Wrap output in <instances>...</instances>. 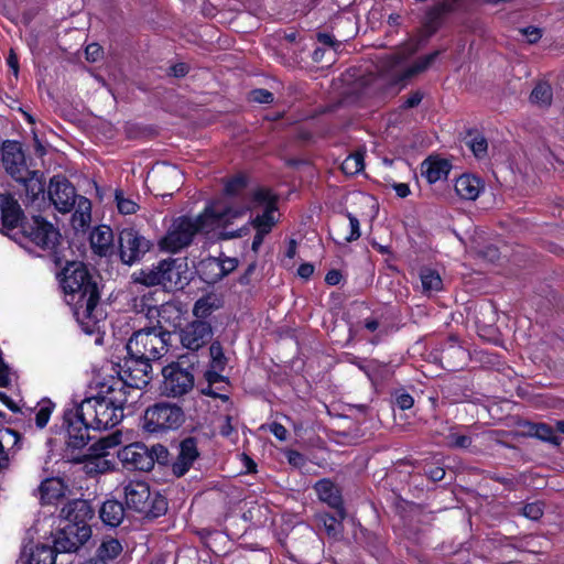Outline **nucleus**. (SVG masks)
<instances>
[{
    "label": "nucleus",
    "instance_id": "c03bdc74",
    "mask_svg": "<svg viewBox=\"0 0 564 564\" xmlns=\"http://www.w3.org/2000/svg\"><path fill=\"white\" fill-rule=\"evenodd\" d=\"M447 445L453 448H468L471 445V437L465 434H459L454 429L449 430Z\"/></svg>",
    "mask_w": 564,
    "mask_h": 564
},
{
    "label": "nucleus",
    "instance_id": "de8ad7c7",
    "mask_svg": "<svg viewBox=\"0 0 564 564\" xmlns=\"http://www.w3.org/2000/svg\"><path fill=\"white\" fill-rule=\"evenodd\" d=\"M523 516L531 520H539L543 516V503L540 501L527 503L523 507Z\"/></svg>",
    "mask_w": 564,
    "mask_h": 564
},
{
    "label": "nucleus",
    "instance_id": "f8f14e48",
    "mask_svg": "<svg viewBox=\"0 0 564 564\" xmlns=\"http://www.w3.org/2000/svg\"><path fill=\"white\" fill-rule=\"evenodd\" d=\"M151 242L133 228H124L119 234V256L124 264L139 262L150 250Z\"/></svg>",
    "mask_w": 564,
    "mask_h": 564
},
{
    "label": "nucleus",
    "instance_id": "393cba45",
    "mask_svg": "<svg viewBox=\"0 0 564 564\" xmlns=\"http://www.w3.org/2000/svg\"><path fill=\"white\" fill-rule=\"evenodd\" d=\"M198 456L196 441L192 437L185 438L180 445V453L173 464V473L183 476Z\"/></svg>",
    "mask_w": 564,
    "mask_h": 564
},
{
    "label": "nucleus",
    "instance_id": "ea45409f",
    "mask_svg": "<svg viewBox=\"0 0 564 564\" xmlns=\"http://www.w3.org/2000/svg\"><path fill=\"white\" fill-rule=\"evenodd\" d=\"M531 101L540 106L550 105L552 100V89L546 83L538 84L531 93Z\"/></svg>",
    "mask_w": 564,
    "mask_h": 564
},
{
    "label": "nucleus",
    "instance_id": "72a5a7b5",
    "mask_svg": "<svg viewBox=\"0 0 564 564\" xmlns=\"http://www.w3.org/2000/svg\"><path fill=\"white\" fill-rule=\"evenodd\" d=\"M224 370H218L213 367H209V369L205 372V378L208 382V387L202 389V393L215 398H220L223 400H228V395L224 393H219L214 390L213 386L216 383H226L225 377L221 375Z\"/></svg>",
    "mask_w": 564,
    "mask_h": 564
},
{
    "label": "nucleus",
    "instance_id": "69168bd1",
    "mask_svg": "<svg viewBox=\"0 0 564 564\" xmlns=\"http://www.w3.org/2000/svg\"><path fill=\"white\" fill-rule=\"evenodd\" d=\"M10 465V458L8 453L6 452L2 443L0 442V473L7 469Z\"/></svg>",
    "mask_w": 564,
    "mask_h": 564
},
{
    "label": "nucleus",
    "instance_id": "a18cd8bd",
    "mask_svg": "<svg viewBox=\"0 0 564 564\" xmlns=\"http://www.w3.org/2000/svg\"><path fill=\"white\" fill-rule=\"evenodd\" d=\"M246 185L247 180L245 176L239 175L232 177L225 184V194L227 196H238L245 189Z\"/></svg>",
    "mask_w": 564,
    "mask_h": 564
},
{
    "label": "nucleus",
    "instance_id": "603ef678",
    "mask_svg": "<svg viewBox=\"0 0 564 564\" xmlns=\"http://www.w3.org/2000/svg\"><path fill=\"white\" fill-rule=\"evenodd\" d=\"M217 259L219 260V265L223 271L224 278L228 275L230 272H232L238 265V261L236 258L218 257Z\"/></svg>",
    "mask_w": 564,
    "mask_h": 564
},
{
    "label": "nucleus",
    "instance_id": "aec40b11",
    "mask_svg": "<svg viewBox=\"0 0 564 564\" xmlns=\"http://www.w3.org/2000/svg\"><path fill=\"white\" fill-rule=\"evenodd\" d=\"M314 489L321 501L335 509L341 519L346 518V510L339 488L329 479L318 480Z\"/></svg>",
    "mask_w": 564,
    "mask_h": 564
},
{
    "label": "nucleus",
    "instance_id": "2f4dec72",
    "mask_svg": "<svg viewBox=\"0 0 564 564\" xmlns=\"http://www.w3.org/2000/svg\"><path fill=\"white\" fill-rule=\"evenodd\" d=\"M91 219V204L86 197L79 196L77 208L72 216V225L75 229L85 228Z\"/></svg>",
    "mask_w": 564,
    "mask_h": 564
},
{
    "label": "nucleus",
    "instance_id": "a19ab883",
    "mask_svg": "<svg viewBox=\"0 0 564 564\" xmlns=\"http://www.w3.org/2000/svg\"><path fill=\"white\" fill-rule=\"evenodd\" d=\"M121 443V435L112 433L106 437H101L94 446L98 455L105 456L109 454V449L115 448Z\"/></svg>",
    "mask_w": 564,
    "mask_h": 564
},
{
    "label": "nucleus",
    "instance_id": "052dcab7",
    "mask_svg": "<svg viewBox=\"0 0 564 564\" xmlns=\"http://www.w3.org/2000/svg\"><path fill=\"white\" fill-rule=\"evenodd\" d=\"M422 94L420 91H415L410 95L403 102L404 108H413L417 106L422 101Z\"/></svg>",
    "mask_w": 564,
    "mask_h": 564
},
{
    "label": "nucleus",
    "instance_id": "338daca9",
    "mask_svg": "<svg viewBox=\"0 0 564 564\" xmlns=\"http://www.w3.org/2000/svg\"><path fill=\"white\" fill-rule=\"evenodd\" d=\"M449 10H452V6L448 4L447 2H442L435 6V8L431 11L430 15H434L435 18H437Z\"/></svg>",
    "mask_w": 564,
    "mask_h": 564
},
{
    "label": "nucleus",
    "instance_id": "4d7b16f0",
    "mask_svg": "<svg viewBox=\"0 0 564 564\" xmlns=\"http://www.w3.org/2000/svg\"><path fill=\"white\" fill-rule=\"evenodd\" d=\"M85 53L88 61L96 62L101 54V47L98 44L93 43L86 47Z\"/></svg>",
    "mask_w": 564,
    "mask_h": 564
},
{
    "label": "nucleus",
    "instance_id": "79ce46f5",
    "mask_svg": "<svg viewBox=\"0 0 564 564\" xmlns=\"http://www.w3.org/2000/svg\"><path fill=\"white\" fill-rule=\"evenodd\" d=\"M209 354L212 359L209 367H213L218 370H225L227 358L224 355L220 343H213L209 347Z\"/></svg>",
    "mask_w": 564,
    "mask_h": 564
},
{
    "label": "nucleus",
    "instance_id": "7c9ffc66",
    "mask_svg": "<svg viewBox=\"0 0 564 564\" xmlns=\"http://www.w3.org/2000/svg\"><path fill=\"white\" fill-rule=\"evenodd\" d=\"M420 280L422 292L425 294L438 292L443 288V281L440 273L432 268H422L420 270Z\"/></svg>",
    "mask_w": 564,
    "mask_h": 564
},
{
    "label": "nucleus",
    "instance_id": "58836bf2",
    "mask_svg": "<svg viewBox=\"0 0 564 564\" xmlns=\"http://www.w3.org/2000/svg\"><path fill=\"white\" fill-rule=\"evenodd\" d=\"M530 432L532 435L544 442H549L555 445L560 444V438L555 434L554 430L545 423L533 424L530 429Z\"/></svg>",
    "mask_w": 564,
    "mask_h": 564
},
{
    "label": "nucleus",
    "instance_id": "7ed1b4c3",
    "mask_svg": "<svg viewBox=\"0 0 564 564\" xmlns=\"http://www.w3.org/2000/svg\"><path fill=\"white\" fill-rule=\"evenodd\" d=\"M138 386L129 383L122 377H110L100 384L96 395L84 399L79 413L88 420L94 431L112 429L123 419V408Z\"/></svg>",
    "mask_w": 564,
    "mask_h": 564
},
{
    "label": "nucleus",
    "instance_id": "3c124183",
    "mask_svg": "<svg viewBox=\"0 0 564 564\" xmlns=\"http://www.w3.org/2000/svg\"><path fill=\"white\" fill-rule=\"evenodd\" d=\"M347 217L349 219L350 234L346 237V240L350 242L357 240L360 237V224L358 218L351 213H347Z\"/></svg>",
    "mask_w": 564,
    "mask_h": 564
},
{
    "label": "nucleus",
    "instance_id": "473e14b6",
    "mask_svg": "<svg viewBox=\"0 0 564 564\" xmlns=\"http://www.w3.org/2000/svg\"><path fill=\"white\" fill-rule=\"evenodd\" d=\"M318 523L323 524L325 532L329 538L339 539L343 534V520L340 516H335L323 512L316 516Z\"/></svg>",
    "mask_w": 564,
    "mask_h": 564
},
{
    "label": "nucleus",
    "instance_id": "0eeeda50",
    "mask_svg": "<svg viewBox=\"0 0 564 564\" xmlns=\"http://www.w3.org/2000/svg\"><path fill=\"white\" fill-rule=\"evenodd\" d=\"M417 45L413 42L405 44L397 53L387 56L386 69L397 80L402 82L426 70L435 61L438 52H433L419 58L412 65L408 64L409 58L416 52Z\"/></svg>",
    "mask_w": 564,
    "mask_h": 564
},
{
    "label": "nucleus",
    "instance_id": "dca6fc26",
    "mask_svg": "<svg viewBox=\"0 0 564 564\" xmlns=\"http://www.w3.org/2000/svg\"><path fill=\"white\" fill-rule=\"evenodd\" d=\"M23 231L42 249H53L59 238L58 230L41 217H34L31 225L23 227Z\"/></svg>",
    "mask_w": 564,
    "mask_h": 564
},
{
    "label": "nucleus",
    "instance_id": "f257e3e1",
    "mask_svg": "<svg viewBox=\"0 0 564 564\" xmlns=\"http://www.w3.org/2000/svg\"><path fill=\"white\" fill-rule=\"evenodd\" d=\"M246 208L223 206L221 200L210 202L196 217L180 216L172 220L165 235L158 241L161 251L176 253L187 248L198 232H212L231 225Z\"/></svg>",
    "mask_w": 564,
    "mask_h": 564
},
{
    "label": "nucleus",
    "instance_id": "b1692460",
    "mask_svg": "<svg viewBox=\"0 0 564 564\" xmlns=\"http://www.w3.org/2000/svg\"><path fill=\"white\" fill-rule=\"evenodd\" d=\"M37 491L42 505H57L65 497L67 486L63 479L51 477L41 482Z\"/></svg>",
    "mask_w": 564,
    "mask_h": 564
},
{
    "label": "nucleus",
    "instance_id": "c9c22d12",
    "mask_svg": "<svg viewBox=\"0 0 564 564\" xmlns=\"http://www.w3.org/2000/svg\"><path fill=\"white\" fill-rule=\"evenodd\" d=\"M55 404L50 399H42L34 408L35 424L39 429H44L54 411Z\"/></svg>",
    "mask_w": 564,
    "mask_h": 564
},
{
    "label": "nucleus",
    "instance_id": "9d476101",
    "mask_svg": "<svg viewBox=\"0 0 564 564\" xmlns=\"http://www.w3.org/2000/svg\"><path fill=\"white\" fill-rule=\"evenodd\" d=\"M162 391L169 397H181L189 392L194 387V375L191 367H184L181 362H172L162 370Z\"/></svg>",
    "mask_w": 564,
    "mask_h": 564
},
{
    "label": "nucleus",
    "instance_id": "f704fd0d",
    "mask_svg": "<svg viewBox=\"0 0 564 564\" xmlns=\"http://www.w3.org/2000/svg\"><path fill=\"white\" fill-rule=\"evenodd\" d=\"M55 547L48 545H36L32 551L28 564H55L56 562Z\"/></svg>",
    "mask_w": 564,
    "mask_h": 564
},
{
    "label": "nucleus",
    "instance_id": "864d4df0",
    "mask_svg": "<svg viewBox=\"0 0 564 564\" xmlns=\"http://www.w3.org/2000/svg\"><path fill=\"white\" fill-rule=\"evenodd\" d=\"M520 32L530 44L536 43L542 36L541 30L535 26L523 28L520 30Z\"/></svg>",
    "mask_w": 564,
    "mask_h": 564
},
{
    "label": "nucleus",
    "instance_id": "49530a36",
    "mask_svg": "<svg viewBox=\"0 0 564 564\" xmlns=\"http://www.w3.org/2000/svg\"><path fill=\"white\" fill-rule=\"evenodd\" d=\"M468 144H469L471 152L474 153V155L476 158L481 159V158L486 156L488 143L484 135L476 134L474 138L470 139Z\"/></svg>",
    "mask_w": 564,
    "mask_h": 564
},
{
    "label": "nucleus",
    "instance_id": "13d9d810",
    "mask_svg": "<svg viewBox=\"0 0 564 564\" xmlns=\"http://www.w3.org/2000/svg\"><path fill=\"white\" fill-rule=\"evenodd\" d=\"M314 273V265L312 263H302L297 269V274L302 279H310Z\"/></svg>",
    "mask_w": 564,
    "mask_h": 564
},
{
    "label": "nucleus",
    "instance_id": "6e6552de",
    "mask_svg": "<svg viewBox=\"0 0 564 564\" xmlns=\"http://www.w3.org/2000/svg\"><path fill=\"white\" fill-rule=\"evenodd\" d=\"M243 202L245 203L239 206L225 203H223V206L232 208H246V212L240 216V218L245 216L248 210L262 207L263 213L252 219V226L256 230L268 235L276 221L274 216L276 212V200L273 193L268 188H258L252 193L248 203L246 202V198H243ZM237 219H239V217Z\"/></svg>",
    "mask_w": 564,
    "mask_h": 564
},
{
    "label": "nucleus",
    "instance_id": "774afa93",
    "mask_svg": "<svg viewBox=\"0 0 564 564\" xmlns=\"http://www.w3.org/2000/svg\"><path fill=\"white\" fill-rule=\"evenodd\" d=\"M256 231L257 232H256V235L253 237L251 249H252V251L258 252L259 248L261 247V245L263 242L264 236L267 234L258 231V230H256Z\"/></svg>",
    "mask_w": 564,
    "mask_h": 564
},
{
    "label": "nucleus",
    "instance_id": "cd10ccee",
    "mask_svg": "<svg viewBox=\"0 0 564 564\" xmlns=\"http://www.w3.org/2000/svg\"><path fill=\"white\" fill-rule=\"evenodd\" d=\"M124 517V509L117 500H107L100 508V519L109 527H118Z\"/></svg>",
    "mask_w": 564,
    "mask_h": 564
},
{
    "label": "nucleus",
    "instance_id": "bf43d9fd",
    "mask_svg": "<svg viewBox=\"0 0 564 564\" xmlns=\"http://www.w3.org/2000/svg\"><path fill=\"white\" fill-rule=\"evenodd\" d=\"M341 273L338 270H330L325 275V282L329 285H337L341 281Z\"/></svg>",
    "mask_w": 564,
    "mask_h": 564
},
{
    "label": "nucleus",
    "instance_id": "bb28decb",
    "mask_svg": "<svg viewBox=\"0 0 564 564\" xmlns=\"http://www.w3.org/2000/svg\"><path fill=\"white\" fill-rule=\"evenodd\" d=\"M221 307V300L214 293L206 294L198 299L193 307L195 321H206L215 311Z\"/></svg>",
    "mask_w": 564,
    "mask_h": 564
},
{
    "label": "nucleus",
    "instance_id": "412c9836",
    "mask_svg": "<svg viewBox=\"0 0 564 564\" xmlns=\"http://www.w3.org/2000/svg\"><path fill=\"white\" fill-rule=\"evenodd\" d=\"M451 170V162L440 156L431 155L421 163V175L429 184L446 180Z\"/></svg>",
    "mask_w": 564,
    "mask_h": 564
},
{
    "label": "nucleus",
    "instance_id": "37998d69",
    "mask_svg": "<svg viewBox=\"0 0 564 564\" xmlns=\"http://www.w3.org/2000/svg\"><path fill=\"white\" fill-rule=\"evenodd\" d=\"M115 199H116L119 213H121L123 215L134 214L139 208V205L133 199H131L129 197H124V195L121 191H116Z\"/></svg>",
    "mask_w": 564,
    "mask_h": 564
},
{
    "label": "nucleus",
    "instance_id": "09e8293b",
    "mask_svg": "<svg viewBox=\"0 0 564 564\" xmlns=\"http://www.w3.org/2000/svg\"><path fill=\"white\" fill-rule=\"evenodd\" d=\"M394 399H395V404L401 409V410H409L413 406L414 404V399L411 394H409L408 392H405L404 390H397L394 392Z\"/></svg>",
    "mask_w": 564,
    "mask_h": 564
},
{
    "label": "nucleus",
    "instance_id": "20e7f679",
    "mask_svg": "<svg viewBox=\"0 0 564 564\" xmlns=\"http://www.w3.org/2000/svg\"><path fill=\"white\" fill-rule=\"evenodd\" d=\"M171 332L162 327H145L133 333L127 343L131 359L147 377L152 370L151 361L159 360L169 350Z\"/></svg>",
    "mask_w": 564,
    "mask_h": 564
},
{
    "label": "nucleus",
    "instance_id": "c85d7f7f",
    "mask_svg": "<svg viewBox=\"0 0 564 564\" xmlns=\"http://www.w3.org/2000/svg\"><path fill=\"white\" fill-rule=\"evenodd\" d=\"M158 323L159 327L171 326L176 327L182 321V312L177 304L166 302L162 304L158 310Z\"/></svg>",
    "mask_w": 564,
    "mask_h": 564
},
{
    "label": "nucleus",
    "instance_id": "f3484780",
    "mask_svg": "<svg viewBox=\"0 0 564 564\" xmlns=\"http://www.w3.org/2000/svg\"><path fill=\"white\" fill-rule=\"evenodd\" d=\"M118 458L130 469L148 471L153 468V458L142 443H132L118 452Z\"/></svg>",
    "mask_w": 564,
    "mask_h": 564
},
{
    "label": "nucleus",
    "instance_id": "6e6d98bb",
    "mask_svg": "<svg viewBox=\"0 0 564 564\" xmlns=\"http://www.w3.org/2000/svg\"><path fill=\"white\" fill-rule=\"evenodd\" d=\"M269 430L279 441H285L288 437L286 429L280 423H272Z\"/></svg>",
    "mask_w": 564,
    "mask_h": 564
},
{
    "label": "nucleus",
    "instance_id": "680f3d73",
    "mask_svg": "<svg viewBox=\"0 0 564 564\" xmlns=\"http://www.w3.org/2000/svg\"><path fill=\"white\" fill-rule=\"evenodd\" d=\"M425 473L433 481H440L445 476V470L442 467H431Z\"/></svg>",
    "mask_w": 564,
    "mask_h": 564
},
{
    "label": "nucleus",
    "instance_id": "5701e85b",
    "mask_svg": "<svg viewBox=\"0 0 564 564\" xmlns=\"http://www.w3.org/2000/svg\"><path fill=\"white\" fill-rule=\"evenodd\" d=\"M94 516V511L86 500L75 499L65 505L61 511V518L65 523L87 524Z\"/></svg>",
    "mask_w": 564,
    "mask_h": 564
},
{
    "label": "nucleus",
    "instance_id": "1a4fd4ad",
    "mask_svg": "<svg viewBox=\"0 0 564 564\" xmlns=\"http://www.w3.org/2000/svg\"><path fill=\"white\" fill-rule=\"evenodd\" d=\"M184 421L182 409L166 402L148 408L143 416V427L150 433L178 429Z\"/></svg>",
    "mask_w": 564,
    "mask_h": 564
},
{
    "label": "nucleus",
    "instance_id": "9b49d317",
    "mask_svg": "<svg viewBox=\"0 0 564 564\" xmlns=\"http://www.w3.org/2000/svg\"><path fill=\"white\" fill-rule=\"evenodd\" d=\"M64 423L66 424L67 447L82 449L94 438L89 433L93 426L89 424L88 420L79 413L77 403H74L72 408L65 410Z\"/></svg>",
    "mask_w": 564,
    "mask_h": 564
},
{
    "label": "nucleus",
    "instance_id": "e433bc0d",
    "mask_svg": "<svg viewBox=\"0 0 564 564\" xmlns=\"http://www.w3.org/2000/svg\"><path fill=\"white\" fill-rule=\"evenodd\" d=\"M122 552V545L116 539H106L102 541L97 550V556L102 558L106 563L116 558Z\"/></svg>",
    "mask_w": 564,
    "mask_h": 564
},
{
    "label": "nucleus",
    "instance_id": "0e129e2a",
    "mask_svg": "<svg viewBox=\"0 0 564 564\" xmlns=\"http://www.w3.org/2000/svg\"><path fill=\"white\" fill-rule=\"evenodd\" d=\"M393 189L395 191V194L401 198L409 196L411 193L406 183H395L393 184Z\"/></svg>",
    "mask_w": 564,
    "mask_h": 564
},
{
    "label": "nucleus",
    "instance_id": "6ab92c4d",
    "mask_svg": "<svg viewBox=\"0 0 564 564\" xmlns=\"http://www.w3.org/2000/svg\"><path fill=\"white\" fill-rule=\"evenodd\" d=\"M1 162L6 171L17 181L24 180L25 161L18 142L7 141L1 149Z\"/></svg>",
    "mask_w": 564,
    "mask_h": 564
},
{
    "label": "nucleus",
    "instance_id": "ddd939ff",
    "mask_svg": "<svg viewBox=\"0 0 564 564\" xmlns=\"http://www.w3.org/2000/svg\"><path fill=\"white\" fill-rule=\"evenodd\" d=\"M91 536L88 524L65 523L56 533L54 547L59 553L77 551Z\"/></svg>",
    "mask_w": 564,
    "mask_h": 564
},
{
    "label": "nucleus",
    "instance_id": "5fc2aeb1",
    "mask_svg": "<svg viewBox=\"0 0 564 564\" xmlns=\"http://www.w3.org/2000/svg\"><path fill=\"white\" fill-rule=\"evenodd\" d=\"M149 453L151 454L153 458V464L158 462H164L167 458V449L160 444L153 445L151 448H149Z\"/></svg>",
    "mask_w": 564,
    "mask_h": 564
},
{
    "label": "nucleus",
    "instance_id": "a211bd4d",
    "mask_svg": "<svg viewBox=\"0 0 564 564\" xmlns=\"http://www.w3.org/2000/svg\"><path fill=\"white\" fill-rule=\"evenodd\" d=\"M23 212L10 194H0V231L10 232L22 226Z\"/></svg>",
    "mask_w": 564,
    "mask_h": 564
},
{
    "label": "nucleus",
    "instance_id": "a878e982",
    "mask_svg": "<svg viewBox=\"0 0 564 564\" xmlns=\"http://www.w3.org/2000/svg\"><path fill=\"white\" fill-rule=\"evenodd\" d=\"M89 239L94 252L106 256L111 250L113 234L110 227L101 225L93 229Z\"/></svg>",
    "mask_w": 564,
    "mask_h": 564
},
{
    "label": "nucleus",
    "instance_id": "423d86ee",
    "mask_svg": "<svg viewBox=\"0 0 564 564\" xmlns=\"http://www.w3.org/2000/svg\"><path fill=\"white\" fill-rule=\"evenodd\" d=\"M123 491L127 507L145 517L158 518L167 509L166 499L158 492H151L144 481L131 480L124 485Z\"/></svg>",
    "mask_w": 564,
    "mask_h": 564
},
{
    "label": "nucleus",
    "instance_id": "39448f33",
    "mask_svg": "<svg viewBox=\"0 0 564 564\" xmlns=\"http://www.w3.org/2000/svg\"><path fill=\"white\" fill-rule=\"evenodd\" d=\"M135 282L147 285H160L166 291L184 289L191 281V273L186 259L167 258L156 264L140 270Z\"/></svg>",
    "mask_w": 564,
    "mask_h": 564
},
{
    "label": "nucleus",
    "instance_id": "4be33fe9",
    "mask_svg": "<svg viewBox=\"0 0 564 564\" xmlns=\"http://www.w3.org/2000/svg\"><path fill=\"white\" fill-rule=\"evenodd\" d=\"M454 189L460 199L476 200L485 191V183L480 177L465 173L455 180Z\"/></svg>",
    "mask_w": 564,
    "mask_h": 564
},
{
    "label": "nucleus",
    "instance_id": "4468645a",
    "mask_svg": "<svg viewBox=\"0 0 564 564\" xmlns=\"http://www.w3.org/2000/svg\"><path fill=\"white\" fill-rule=\"evenodd\" d=\"M48 197L61 213L70 212L78 200L74 186L64 176L59 175L51 178Z\"/></svg>",
    "mask_w": 564,
    "mask_h": 564
},
{
    "label": "nucleus",
    "instance_id": "e2e57ef3",
    "mask_svg": "<svg viewBox=\"0 0 564 564\" xmlns=\"http://www.w3.org/2000/svg\"><path fill=\"white\" fill-rule=\"evenodd\" d=\"M317 40L319 43L330 46V47H334L335 45L339 46V43H337V41L334 39V36L330 34H327V33H318Z\"/></svg>",
    "mask_w": 564,
    "mask_h": 564
},
{
    "label": "nucleus",
    "instance_id": "8fccbe9b",
    "mask_svg": "<svg viewBox=\"0 0 564 564\" xmlns=\"http://www.w3.org/2000/svg\"><path fill=\"white\" fill-rule=\"evenodd\" d=\"M249 99L259 104H270L273 101V95L267 89H253L249 94Z\"/></svg>",
    "mask_w": 564,
    "mask_h": 564
},
{
    "label": "nucleus",
    "instance_id": "4c0bfd02",
    "mask_svg": "<svg viewBox=\"0 0 564 564\" xmlns=\"http://www.w3.org/2000/svg\"><path fill=\"white\" fill-rule=\"evenodd\" d=\"M365 167L364 153L357 151L348 155L341 163V170L347 175H356Z\"/></svg>",
    "mask_w": 564,
    "mask_h": 564
},
{
    "label": "nucleus",
    "instance_id": "f03ea898",
    "mask_svg": "<svg viewBox=\"0 0 564 564\" xmlns=\"http://www.w3.org/2000/svg\"><path fill=\"white\" fill-rule=\"evenodd\" d=\"M61 285L66 295V302L73 306L76 321L86 334L98 329L104 319V311L98 307L99 292L97 284L82 262L68 263L62 272Z\"/></svg>",
    "mask_w": 564,
    "mask_h": 564
},
{
    "label": "nucleus",
    "instance_id": "2eb2a0df",
    "mask_svg": "<svg viewBox=\"0 0 564 564\" xmlns=\"http://www.w3.org/2000/svg\"><path fill=\"white\" fill-rule=\"evenodd\" d=\"M213 337V327L207 321H193L180 334V339L188 350L196 351L204 347Z\"/></svg>",
    "mask_w": 564,
    "mask_h": 564
},
{
    "label": "nucleus",
    "instance_id": "c756f323",
    "mask_svg": "<svg viewBox=\"0 0 564 564\" xmlns=\"http://www.w3.org/2000/svg\"><path fill=\"white\" fill-rule=\"evenodd\" d=\"M198 272L200 278L208 284H214L224 278L219 260L216 257L203 260L199 264Z\"/></svg>",
    "mask_w": 564,
    "mask_h": 564
}]
</instances>
